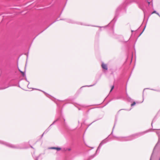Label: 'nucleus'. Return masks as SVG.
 Instances as JSON below:
<instances>
[{
	"instance_id": "obj_2",
	"label": "nucleus",
	"mask_w": 160,
	"mask_h": 160,
	"mask_svg": "<svg viewBox=\"0 0 160 160\" xmlns=\"http://www.w3.org/2000/svg\"><path fill=\"white\" fill-rule=\"evenodd\" d=\"M52 149H56L57 150H60L61 149V148H52Z\"/></svg>"
},
{
	"instance_id": "obj_3",
	"label": "nucleus",
	"mask_w": 160,
	"mask_h": 160,
	"mask_svg": "<svg viewBox=\"0 0 160 160\" xmlns=\"http://www.w3.org/2000/svg\"><path fill=\"white\" fill-rule=\"evenodd\" d=\"M156 13L157 15H159V14L158 13H157L156 11H154L152 13V14H153V13Z\"/></svg>"
},
{
	"instance_id": "obj_6",
	"label": "nucleus",
	"mask_w": 160,
	"mask_h": 160,
	"mask_svg": "<svg viewBox=\"0 0 160 160\" xmlns=\"http://www.w3.org/2000/svg\"><path fill=\"white\" fill-rule=\"evenodd\" d=\"M71 149L70 148H68L67 149V150L68 151H70L71 150Z\"/></svg>"
},
{
	"instance_id": "obj_7",
	"label": "nucleus",
	"mask_w": 160,
	"mask_h": 160,
	"mask_svg": "<svg viewBox=\"0 0 160 160\" xmlns=\"http://www.w3.org/2000/svg\"><path fill=\"white\" fill-rule=\"evenodd\" d=\"M22 73L23 74V72H22Z\"/></svg>"
},
{
	"instance_id": "obj_1",
	"label": "nucleus",
	"mask_w": 160,
	"mask_h": 160,
	"mask_svg": "<svg viewBox=\"0 0 160 160\" xmlns=\"http://www.w3.org/2000/svg\"><path fill=\"white\" fill-rule=\"evenodd\" d=\"M102 68L104 69L107 70L108 69L107 65L103 63H102Z\"/></svg>"
},
{
	"instance_id": "obj_5",
	"label": "nucleus",
	"mask_w": 160,
	"mask_h": 160,
	"mask_svg": "<svg viewBox=\"0 0 160 160\" xmlns=\"http://www.w3.org/2000/svg\"><path fill=\"white\" fill-rule=\"evenodd\" d=\"M114 88V86H112L110 92H111L113 89Z\"/></svg>"
},
{
	"instance_id": "obj_4",
	"label": "nucleus",
	"mask_w": 160,
	"mask_h": 160,
	"mask_svg": "<svg viewBox=\"0 0 160 160\" xmlns=\"http://www.w3.org/2000/svg\"><path fill=\"white\" fill-rule=\"evenodd\" d=\"M136 104V103L135 102H133V103H132L131 104V106H132L135 105V104Z\"/></svg>"
}]
</instances>
